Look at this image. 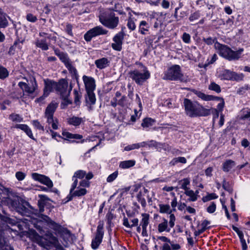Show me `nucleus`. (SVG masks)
Segmentation results:
<instances>
[{"mask_svg":"<svg viewBox=\"0 0 250 250\" xmlns=\"http://www.w3.org/2000/svg\"><path fill=\"white\" fill-rule=\"evenodd\" d=\"M182 39L183 41L186 43H189L191 42L190 35L186 32L183 33Z\"/></svg>","mask_w":250,"mask_h":250,"instance_id":"6e6d98bb","label":"nucleus"},{"mask_svg":"<svg viewBox=\"0 0 250 250\" xmlns=\"http://www.w3.org/2000/svg\"><path fill=\"white\" fill-rule=\"evenodd\" d=\"M244 75L242 74H237L229 70H225L221 76V79L226 80L241 81L243 80Z\"/></svg>","mask_w":250,"mask_h":250,"instance_id":"dca6fc26","label":"nucleus"},{"mask_svg":"<svg viewBox=\"0 0 250 250\" xmlns=\"http://www.w3.org/2000/svg\"><path fill=\"white\" fill-rule=\"evenodd\" d=\"M110 61L106 58H102L95 61L96 67L100 69L105 68L109 65Z\"/></svg>","mask_w":250,"mask_h":250,"instance_id":"bb28decb","label":"nucleus"},{"mask_svg":"<svg viewBox=\"0 0 250 250\" xmlns=\"http://www.w3.org/2000/svg\"><path fill=\"white\" fill-rule=\"evenodd\" d=\"M86 92L94 91L96 89V82L95 79L91 77L83 75V76Z\"/></svg>","mask_w":250,"mask_h":250,"instance_id":"a211bd4d","label":"nucleus"},{"mask_svg":"<svg viewBox=\"0 0 250 250\" xmlns=\"http://www.w3.org/2000/svg\"><path fill=\"white\" fill-rule=\"evenodd\" d=\"M183 105L186 115L190 117L207 116L210 114V109L205 108L198 102L188 99H184Z\"/></svg>","mask_w":250,"mask_h":250,"instance_id":"f03ea898","label":"nucleus"},{"mask_svg":"<svg viewBox=\"0 0 250 250\" xmlns=\"http://www.w3.org/2000/svg\"><path fill=\"white\" fill-rule=\"evenodd\" d=\"M136 163L134 160L122 161L120 163L119 167L123 169H127L133 167Z\"/></svg>","mask_w":250,"mask_h":250,"instance_id":"c85d7f7f","label":"nucleus"},{"mask_svg":"<svg viewBox=\"0 0 250 250\" xmlns=\"http://www.w3.org/2000/svg\"><path fill=\"white\" fill-rule=\"evenodd\" d=\"M135 149H138V146L137 144L128 145L124 148L125 151H130Z\"/></svg>","mask_w":250,"mask_h":250,"instance_id":"680f3d73","label":"nucleus"},{"mask_svg":"<svg viewBox=\"0 0 250 250\" xmlns=\"http://www.w3.org/2000/svg\"><path fill=\"white\" fill-rule=\"evenodd\" d=\"M208 89L209 90L214 91L218 93L221 92L220 86L213 82H211L210 84L209 85Z\"/></svg>","mask_w":250,"mask_h":250,"instance_id":"a18cd8bd","label":"nucleus"},{"mask_svg":"<svg viewBox=\"0 0 250 250\" xmlns=\"http://www.w3.org/2000/svg\"><path fill=\"white\" fill-rule=\"evenodd\" d=\"M203 41L208 45L214 43V47L218 50V54L229 61L238 60L241 57L244 51L243 48H239L236 51H233L227 45L218 42L215 38L213 39L211 37L204 38Z\"/></svg>","mask_w":250,"mask_h":250,"instance_id":"f257e3e1","label":"nucleus"},{"mask_svg":"<svg viewBox=\"0 0 250 250\" xmlns=\"http://www.w3.org/2000/svg\"><path fill=\"white\" fill-rule=\"evenodd\" d=\"M210 221L207 220H205L202 223L201 227L202 228L205 229V230H206L207 229L209 228V227H208V226L209 225H210Z\"/></svg>","mask_w":250,"mask_h":250,"instance_id":"338daca9","label":"nucleus"},{"mask_svg":"<svg viewBox=\"0 0 250 250\" xmlns=\"http://www.w3.org/2000/svg\"><path fill=\"white\" fill-rule=\"evenodd\" d=\"M184 193L189 197L188 201L189 202H195L197 200V197L195 195L194 191L190 188L185 191Z\"/></svg>","mask_w":250,"mask_h":250,"instance_id":"4c0bfd02","label":"nucleus"},{"mask_svg":"<svg viewBox=\"0 0 250 250\" xmlns=\"http://www.w3.org/2000/svg\"><path fill=\"white\" fill-rule=\"evenodd\" d=\"M172 228H170L169 226V222L167 220L163 218L162 219V222L159 224L158 226V231L159 232H163L166 231L169 232Z\"/></svg>","mask_w":250,"mask_h":250,"instance_id":"393cba45","label":"nucleus"},{"mask_svg":"<svg viewBox=\"0 0 250 250\" xmlns=\"http://www.w3.org/2000/svg\"><path fill=\"white\" fill-rule=\"evenodd\" d=\"M123 221V225L128 228H131L138 225L139 220L137 218H134L132 219L131 220V224H129L128 219L125 217H124Z\"/></svg>","mask_w":250,"mask_h":250,"instance_id":"cd10ccee","label":"nucleus"},{"mask_svg":"<svg viewBox=\"0 0 250 250\" xmlns=\"http://www.w3.org/2000/svg\"><path fill=\"white\" fill-rule=\"evenodd\" d=\"M9 76L7 69L2 66H0V79L4 80Z\"/></svg>","mask_w":250,"mask_h":250,"instance_id":"c03bdc74","label":"nucleus"},{"mask_svg":"<svg viewBox=\"0 0 250 250\" xmlns=\"http://www.w3.org/2000/svg\"><path fill=\"white\" fill-rule=\"evenodd\" d=\"M10 232V228L5 224L0 226V250H14L4 236L5 234Z\"/></svg>","mask_w":250,"mask_h":250,"instance_id":"9d476101","label":"nucleus"},{"mask_svg":"<svg viewBox=\"0 0 250 250\" xmlns=\"http://www.w3.org/2000/svg\"><path fill=\"white\" fill-rule=\"evenodd\" d=\"M200 13L199 11H196L190 15L189 17V20L190 21H194L198 20L200 18Z\"/></svg>","mask_w":250,"mask_h":250,"instance_id":"864d4df0","label":"nucleus"},{"mask_svg":"<svg viewBox=\"0 0 250 250\" xmlns=\"http://www.w3.org/2000/svg\"><path fill=\"white\" fill-rule=\"evenodd\" d=\"M43 220L51 229L60 234L61 238L63 241V244L65 247H67L70 244L72 243L76 240V237L75 235L72 233L67 229L62 227L61 225L52 220L47 216H44Z\"/></svg>","mask_w":250,"mask_h":250,"instance_id":"7ed1b4c3","label":"nucleus"},{"mask_svg":"<svg viewBox=\"0 0 250 250\" xmlns=\"http://www.w3.org/2000/svg\"><path fill=\"white\" fill-rule=\"evenodd\" d=\"M28 208H31V207L28 202H22L20 204L19 208H21V210H17V212H19L21 214L24 215L25 213L28 212Z\"/></svg>","mask_w":250,"mask_h":250,"instance_id":"72a5a7b5","label":"nucleus"},{"mask_svg":"<svg viewBox=\"0 0 250 250\" xmlns=\"http://www.w3.org/2000/svg\"><path fill=\"white\" fill-rule=\"evenodd\" d=\"M87 98H86L87 103L90 105H93L95 104L96 103V96L94 93V91L86 92ZM90 109H92L91 106L90 107Z\"/></svg>","mask_w":250,"mask_h":250,"instance_id":"7c9ffc66","label":"nucleus"},{"mask_svg":"<svg viewBox=\"0 0 250 250\" xmlns=\"http://www.w3.org/2000/svg\"><path fill=\"white\" fill-rule=\"evenodd\" d=\"M104 225L103 221L99 222L96 233L92 239L91 246L94 250L98 249L102 242L104 235Z\"/></svg>","mask_w":250,"mask_h":250,"instance_id":"1a4fd4ad","label":"nucleus"},{"mask_svg":"<svg viewBox=\"0 0 250 250\" xmlns=\"http://www.w3.org/2000/svg\"><path fill=\"white\" fill-rule=\"evenodd\" d=\"M8 25V21L5 17V14L0 13V28H5Z\"/></svg>","mask_w":250,"mask_h":250,"instance_id":"ea45409f","label":"nucleus"},{"mask_svg":"<svg viewBox=\"0 0 250 250\" xmlns=\"http://www.w3.org/2000/svg\"><path fill=\"white\" fill-rule=\"evenodd\" d=\"M190 182L189 178H184L178 182V185L180 186V188H181L184 189L185 191H186L189 189L188 186L190 185Z\"/></svg>","mask_w":250,"mask_h":250,"instance_id":"2f4dec72","label":"nucleus"},{"mask_svg":"<svg viewBox=\"0 0 250 250\" xmlns=\"http://www.w3.org/2000/svg\"><path fill=\"white\" fill-rule=\"evenodd\" d=\"M127 98L125 96H123L118 100V104L124 106L126 104Z\"/></svg>","mask_w":250,"mask_h":250,"instance_id":"4d7b16f0","label":"nucleus"},{"mask_svg":"<svg viewBox=\"0 0 250 250\" xmlns=\"http://www.w3.org/2000/svg\"><path fill=\"white\" fill-rule=\"evenodd\" d=\"M108 32L107 30L104 29L103 27L97 26L88 30L84 34V39L86 42H89L93 37L101 35H106Z\"/></svg>","mask_w":250,"mask_h":250,"instance_id":"ddd939ff","label":"nucleus"},{"mask_svg":"<svg viewBox=\"0 0 250 250\" xmlns=\"http://www.w3.org/2000/svg\"><path fill=\"white\" fill-rule=\"evenodd\" d=\"M21 200L18 198H15L13 199H9L8 201V204L9 208L12 210H21V208H19Z\"/></svg>","mask_w":250,"mask_h":250,"instance_id":"a878e982","label":"nucleus"},{"mask_svg":"<svg viewBox=\"0 0 250 250\" xmlns=\"http://www.w3.org/2000/svg\"><path fill=\"white\" fill-rule=\"evenodd\" d=\"M148 190L145 188H143L136 195L137 201L141 204L143 208H145L146 206V201L145 197L148 193Z\"/></svg>","mask_w":250,"mask_h":250,"instance_id":"4be33fe9","label":"nucleus"},{"mask_svg":"<svg viewBox=\"0 0 250 250\" xmlns=\"http://www.w3.org/2000/svg\"><path fill=\"white\" fill-rule=\"evenodd\" d=\"M67 122L69 125L77 127L83 123L84 119L83 118L72 116L67 118Z\"/></svg>","mask_w":250,"mask_h":250,"instance_id":"5701e85b","label":"nucleus"},{"mask_svg":"<svg viewBox=\"0 0 250 250\" xmlns=\"http://www.w3.org/2000/svg\"><path fill=\"white\" fill-rule=\"evenodd\" d=\"M151 25L145 20L141 21L138 26V32L142 35H147L150 34Z\"/></svg>","mask_w":250,"mask_h":250,"instance_id":"aec40b11","label":"nucleus"},{"mask_svg":"<svg viewBox=\"0 0 250 250\" xmlns=\"http://www.w3.org/2000/svg\"><path fill=\"white\" fill-rule=\"evenodd\" d=\"M41 200L38 201V204L40 207V212H42L43 209V206L45 200H48V198L45 195H41Z\"/></svg>","mask_w":250,"mask_h":250,"instance_id":"49530a36","label":"nucleus"},{"mask_svg":"<svg viewBox=\"0 0 250 250\" xmlns=\"http://www.w3.org/2000/svg\"><path fill=\"white\" fill-rule=\"evenodd\" d=\"M159 145H160V143L154 140H151L147 142V146L149 147H157Z\"/></svg>","mask_w":250,"mask_h":250,"instance_id":"774afa93","label":"nucleus"},{"mask_svg":"<svg viewBox=\"0 0 250 250\" xmlns=\"http://www.w3.org/2000/svg\"><path fill=\"white\" fill-rule=\"evenodd\" d=\"M72 88L73 86L71 83L69 86L67 80L62 79L57 83L56 91L57 94L60 95L61 97H66L69 96Z\"/></svg>","mask_w":250,"mask_h":250,"instance_id":"9b49d317","label":"nucleus"},{"mask_svg":"<svg viewBox=\"0 0 250 250\" xmlns=\"http://www.w3.org/2000/svg\"><path fill=\"white\" fill-rule=\"evenodd\" d=\"M14 127L23 131L29 138L35 140L31 128L27 125L17 124L14 126Z\"/></svg>","mask_w":250,"mask_h":250,"instance_id":"b1692460","label":"nucleus"},{"mask_svg":"<svg viewBox=\"0 0 250 250\" xmlns=\"http://www.w3.org/2000/svg\"><path fill=\"white\" fill-rule=\"evenodd\" d=\"M15 176L18 180L22 181L25 179L26 174L21 171H18L16 173Z\"/></svg>","mask_w":250,"mask_h":250,"instance_id":"5fc2aeb1","label":"nucleus"},{"mask_svg":"<svg viewBox=\"0 0 250 250\" xmlns=\"http://www.w3.org/2000/svg\"><path fill=\"white\" fill-rule=\"evenodd\" d=\"M90 186V182L87 180H83L79 183V187L85 188H88Z\"/></svg>","mask_w":250,"mask_h":250,"instance_id":"052dcab7","label":"nucleus"},{"mask_svg":"<svg viewBox=\"0 0 250 250\" xmlns=\"http://www.w3.org/2000/svg\"><path fill=\"white\" fill-rule=\"evenodd\" d=\"M240 242L242 245V250H247L248 249V246L246 243V241L244 238V235L240 238Z\"/></svg>","mask_w":250,"mask_h":250,"instance_id":"e2e57ef3","label":"nucleus"},{"mask_svg":"<svg viewBox=\"0 0 250 250\" xmlns=\"http://www.w3.org/2000/svg\"><path fill=\"white\" fill-rule=\"evenodd\" d=\"M58 57L59 58L60 60L64 63V65H66L67 63L70 62L67 54L64 52H62V54H61Z\"/></svg>","mask_w":250,"mask_h":250,"instance_id":"09e8293b","label":"nucleus"},{"mask_svg":"<svg viewBox=\"0 0 250 250\" xmlns=\"http://www.w3.org/2000/svg\"><path fill=\"white\" fill-rule=\"evenodd\" d=\"M159 212L161 213H167L169 216V226L170 228H173L175 225L176 218L174 214L172 213V210L168 204H161L159 205Z\"/></svg>","mask_w":250,"mask_h":250,"instance_id":"4468645a","label":"nucleus"},{"mask_svg":"<svg viewBox=\"0 0 250 250\" xmlns=\"http://www.w3.org/2000/svg\"><path fill=\"white\" fill-rule=\"evenodd\" d=\"M58 107V104L55 102H52L46 107L44 117L46 119L47 123L51 125L53 129H58L59 122L57 119L54 118V113Z\"/></svg>","mask_w":250,"mask_h":250,"instance_id":"0eeeda50","label":"nucleus"},{"mask_svg":"<svg viewBox=\"0 0 250 250\" xmlns=\"http://www.w3.org/2000/svg\"><path fill=\"white\" fill-rule=\"evenodd\" d=\"M125 34L122 31L115 35L113 38V43L111 44L112 48L116 51H120L122 50L123 41Z\"/></svg>","mask_w":250,"mask_h":250,"instance_id":"f3484780","label":"nucleus"},{"mask_svg":"<svg viewBox=\"0 0 250 250\" xmlns=\"http://www.w3.org/2000/svg\"><path fill=\"white\" fill-rule=\"evenodd\" d=\"M63 101L61 104V107L62 108H64L68 105L72 103V101L68 98V96L66 97H62Z\"/></svg>","mask_w":250,"mask_h":250,"instance_id":"3c124183","label":"nucleus"},{"mask_svg":"<svg viewBox=\"0 0 250 250\" xmlns=\"http://www.w3.org/2000/svg\"><path fill=\"white\" fill-rule=\"evenodd\" d=\"M86 175V172L83 170H78L76 171L72 177V180L74 181L75 179L78 178L82 179Z\"/></svg>","mask_w":250,"mask_h":250,"instance_id":"58836bf2","label":"nucleus"},{"mask_svg":"<svg viewBox=\"0 0 250 250\" xmlns=\"http://www.w3.org/2000/svg\"><path fill=\"white\" fill-rule=\"evenodd\" d=\"M155 120L151 118H146L143 119L141 125L144 128H147L152 126L155 123Z\"/></svg>","mask_w":250,"mask_h":250,"instance_id":"c9c22d12","label":"nucleus"},{"mask_svg":"<svg viewBox=\"0 0 250 250\" xmlns=\"http://www.w3.org/2000/svg\"><path fill=\"white\" fill-rule=\"evenodd\" d=\"M241 118L243 120L250 119V109L244 111Z\"/></svg>","mask_w":250,"mask_h":250,"instance_id":"0e129e2a","label":"nucleus"},{"mask_svg":"<svg viewBox=\"0 0 250 250\" xmlns=\"http://www.w3.org/2000/svg\"><path fill=\"white\" fill-rule=\"evenodd\" d=\"M33 179L38 181L41 184L46 186L48 188H52L53 187V183L51 179L47 176L38 173H33L31 174Z\"/></svg>","mask_w":250,"mask_h":250,"instance_id":"2eb2a0df","label":"nucleus"},{"mask_svg":"<svg viewBox=\"0 0 250 250\" xmlns=\"http://www.w3.org/2000/svg\"><path fill=\"white\" fill-rule=\"evenodd\" d=\"M100 22L104 26L110 29L116 28L119 23V19L115 15L114 12L106 9L101 12L99 16Z\"/></svg>","mask_w":250,"mask_h":250,"instance_id":"20e7f679","label":"nucleus"},{"mask_svg":"<svg viewBox=\"0 0 250 250\" xmlns=\"http://www.w3.org/2000/svg\"><path fill=\"white\" fill-rule=\"evenodd\" d=\"M118 175V172L117 171H116L112 173V174H110L106 179V181L108 183H111L113 181H114L117 177Z\"/></svg>","mask_w":250,"mask_h":250,"instance_id":"603ef678","label":"nucleus"},{"mask_svg":"<svg viewBox=\"0 0 250 250\" xmlns=\"http://www.w3.org/2000/svg\"><path fill=\"white\" fill-rule=\"evenodd\" d=\"M163 79L169 81H180L186 82L187 79L184 77L180 65L174 64L168 68L164 73Z\"/></svg>","mask_w":250,"mask_h":250,"instance_id":"39448f33","label":"nucleus"},{"mask_svg":"<svg viewBox=\"0 0 250 250\" xmlns=\"http://www.w3.org/2000/svg\"><path fill=\"white\" fill-rule=\"evenodd\" d=\"M142 219L141 221L140 226L142 228H146L149 224V215L147 213L142 214Z\"/></svg>","mask_w":250,"mask_h":250,"instance_id":"e433bc0d","label":"nucleus"},{"mask_svg":"<svg viewBox=\"0 0 250 250\" xmlns=\"http://www.w3.org/2000/svg\"><path fill=\"white\" fill-rule=\"evenodd\" d=\"M65 66L72 75L76 77L78 76L77 71L75 67L72 65L71 62L67 63Z\"/></svg>","mask_w":250,"mask_h":250,"instance_id":"79ce46f5","label":"nucleus"},{"mask_svg":"<svg viewBox=\"0 0 250 250\" xmlns=\"http://www.w3.org/2000/svg\"><path fill=\"white\" fill-rule=\"evenodd\" d=\"M26 20L30 22H35L37 20V18L31 13H28L26 15Z\"/></svg>","mask_w":250,"mask_h":250,"instance_id":"bf43d9fd","label":"nucleus"},{"mask_svg":"<svg viewBox=\"0 0 250 250\" xmlns=\"http://www.w3.org/2000/svg\"><path fill=\"white\" fill-rule=\"evenodd\" d=\"M32 125H33V126L37 129H38L39 130H42V131H44V128L43 125H41L40 122L37 120H33L31 122Z\"/></svg>","mask_w":250,"mask_h":250,"instance_id":"de8ad7c7","label":"nucleus"},{"mask_svg":"<svg viewBox=\"0 0 250 250\" xmlns=\"http://www.w3.org/2000/svg\"><path fill=\"white\" fill-rule=\"evenodd\" d=\"M43 82L44 84L43 92L45 93V96H48L54 90L56 91L57 82L48 79H44Z\"/></svg>","mask_w":250,"mask_h":250,"instance_id":"6ab92c4d","label":"nucleus"},{"mask_svg":"<svg viewBox=\"0 0 250 250\" xmlns=\"http://www.w3.org/2000/svg\"><path fill=\"white\" fill-rule=\"evenodd\" d=\"M77 185L78 180L76 179L71 185L69 194L67 196L69 201L71 200L74 197L84 196L87 193V190L85 188H83L79 186L77 187Z\"/></svg>","mask_w":250,"mask_h":250,"instance_id":"f8f14e48","label":"nucleus"},{"mask_svg":"<svg viewBox=\"0 0 250 250\" xmlns=\"http://www.w3.org/2000/svg\"><path fill=\"white\" fill-rule=\"evenodd\" d=\"M36 45L42 50H47L49 48L48 44L46 42V39H37L35 42Z\"/></svg>","mask_w":250,"mask_h":250,"instance_id":"c756f323","label":"nucleus"},{"mask_svg":"<svg viewBox=\"0 0 250 250\" xmlns=\"http://www.w3.org/2000/svg\"><path fill=\"white\" fill-rule=\"evenodd\" d=\"M128 76L137 84L142 85L150 78V73L145 66L141 65L140 69L129 71Z\"/></svg>","mask_w":250,"mask_h":250,"instance_id":"423d86ee","label":"nucleus"},{"mask_svg":"<svg viewBox=\"0 0 250 250\" xmlns=\"http://www.w3.org/2000/svg\"><path fill=\"white\" fill-rule=\"evenodd\" d=\"M135 21L136 20L131 17L128 18V19L127 21L126 26L130 31H134L136 28V26L135 22Z\"/></svg>","mask_w":250,"mask_h":250,"instance_id":"a19ab883","label":"nucleus"},{"mask_svg":"<svg viewBox=\"0 0 250 250\" xmlns=\"http://www.w3.org/2000/svg\"><path fill=\"white\" fill-rule=\"evenodd\" d=\"M235 165V163L231 160H228L223 164V170L225 172L229 171Z\"/></svg>","mask_w":250,"mask_h":250,"instance_id":"473e14b6","label":"nucleus"},{"mask_svg":"<svg viewBox=\"0 0 250 250\" xmlns=\"http://www.w3.org/2000/svg\"><path fill=\"white\" fill-rule=\"evenodd\" d=\"M177 199L176 197H174L173 199L172 200L171 202V206L172 208L171 210H172V211H176V207L177 205Z\"/></svg>","mask_w":250,"mask_h":250,"instance_id":"69168bd1","label":"nucleus"},{"mask_svg":"<svg viewBox=\"0 0 250 250\" xmlns=\"http://www.w3.org/2000/svg\"><path fill=\"white\" fill-rule=\"evenodd\" d=\"M23 79L26 82H20L18 86L21 88L23 92L29 94H33L38 88V84L36 79L33 77H30L29 79L24 77Z\"/></svg>","mask_w":250,"mask_h":250,"instance_id":"6e6552de","label":"nucleus"},{"mask_svg":"<svg viewBox=\"0 0 250 250\" xmlns=\"http://www.w3.org/2000/svg\"><path fill=\"white\" fill-rule=\"evenodd\" d=\"M39 36L41 37H43L44 39H48L54 41V42L56 41L57 38L56 36H51L50 35H48L47 33L44 32H40L39 33Z\"/></svg>","mask_w":250,"mask_h":250,"instance_id":"8fccbe9b","label":"nucleus"},{"mask_svg":"<svg viewBox=\"0 0 250 250\" xmlns=\"http://www.w3.org/2000/svg\"><path fill=\"white\" fill-rule=\"evenodd\" d=\"M193 92L199 98H201V99L204 101H211L213 99V97L212 96L206 95L205 94L202 93L201 91L196 90H193Z\"/></svg>","mask_w":250,"mask_h":250,"instance_id":"f704fd0d","label":"nucleus"},{"mask_svg":"<svg viewBox=\"0 0 250 250\" xmlns=\"http://www.w3.org/2000/svg\"><path fill=\"white\" fill-rule=\"evenodd\" d=\"M216 205L214 202H211L210 205L207 208V210L209 213H212L216 210Z\"/></svg>","mask_w":250,"mask_h":250,"instance_id":"13d9d810","label":"nucleus"},{"mask_svg":"<svg viewBox=\"0 0 250 250\" xmlns=\"http://www.w3.org/2000/svg\"><path fill=\"white\" fill-rule=\"evenodd\" d=\"M9 119L14 122H21L23 121V118L21 115L15 113L10 114Z\"/></svg>","mask_w":250,"mask_h":250,"instance_id":"37998d69","label":"nucleus"},{"mask_svg":"<svg viewBox=\"0 0 250 250\" xmlns=\"http://www.w3.org/2000/svg\"><path fill=\"white\" fill-rule=\"evenodd\" d=\"M158 244L160 245V250H171L170 246V240L166 236H158L157 238Z\"/></svg>","mask_w":250,"mask_h":250,"instance_id":"412c9836","label":"nucleus"}]
</instances>
